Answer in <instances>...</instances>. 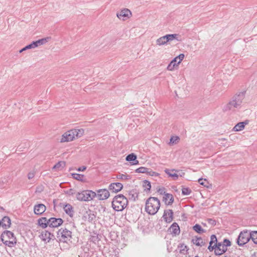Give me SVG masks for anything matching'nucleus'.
Returning <instances> with one entry per match:
<instances>
[{
  "label": "nucleus",
  "mask_w": 257,
  "mask_h": 257,
  "mask_svg": "<svg viewBox=\"0 0 257 257\" xmlns=\"http://www.w3.org/2000/svg\"><path fill=\"white\" fill-rule=\"evenodd\" d=\"M72 238V232L66 228H61L57 232V238L59 241L67 242Z\"/></svg>",
  "instance_id": "6"
},
{
  "label": "nucleus",
  "mask_w": 257,
  "mask_h": 257,
  "mask_svg": "<svg viewBox=\"0 0 257 257\" xmlns=\"http://www.w3.org/2000/svg\"><path fill=\"white\" fill-rule=\"evenodd\" d=\"M65 213L69 215L70 217H72L74 213L73 208L72 206L70 204H66L63 207Z\"/></svg>",
  "instance_id": "25"
},
{
  "label": "nucleus",
  "mask_w": 257,
  "mask_h": 257,
  "mask_svg": "<svg viewBox=\"0 0 257 257\" xmlns=\"http://www.w3.org/2000/svg\"><path fill=\"white\" fill-rule=\"evenodd\" d=\"M137 155L134 153H132V154L128 155L126 156L125 160H126V161H127L128 162L134 161V162H132V164L133 165H137V164H139V161L138 160H137Z\"/></svg>",
  "instance_id": "23"
},
{
  "label": "nucleus",
  "mask_w": 257,
  "mask_h": 257,
  "mask_svg": "<svg viewBox=\"0 0 257 257\" xmlns=\"http://www.w3.org/2000/svg\"><path fill=\"white\" fill-rule=\"evenodd\" d=\"M95 196L96 193L91 190H84L81 192L76 193L77 199L81 201H88L92 200Z\"/></svg>",
  "instance_id": "7"
},
{
  "label": "nucleus",
  "mask_w": 257,
  "mask_h": 257,
  "mask_svg": "<svg viewBox=\"0 0 257 257\" xmlns=\"http://www.w3.org/2000/svg\"><path fill=\"white\" fill-rule=\"evenodd\" d=\"M50 232L47 230L42 231L41 234V237L42 239L47 242H49L52 238H50Z\"/></svg>",
  "instance_id": "27"
},
{
  "label": "nucleus",
  "mask_w": 257,
  "mask_h": 257,
  "mask_svg": "<svg viewBox=\"0 0 257 257\" xmlns=\"http://www.w3.org/2000/svg\"><path fill=\"white\" fill-rule=\"evenodd\" d=\"M63 222V220L60 218L51 217L49 219V226L51 227H57L60 226Z\"/></svg>",
  "instance_id": "14"
},
{
  "label": "nucleus",
  "mask_w": 257,
  "mask_h": 257,
  "mask_svg": "<svg viewBox=\"0 0 257 257\" xmlns=\"http://www.w3.org/2000/svg\"><path fill=\"white\" fill-rule=\"evenodd\" d=\"M72 176L74 179L78 181H82L84 177L83 175L79 174L77 173H73L72 174Z\"/></svg>",
  "instance_id": "41"
},
{
  "label": "nucleus",
  "mask_w": 257,
  "mask_h": 257,
  "mask_svg": "<svg viewBox=\"0 0 257 257\" xmlns=\"http://www.w3.org/2000/svg\"><path fill=\"white\" fill-rule=\"evenodd\" d=\"M208 222L212 225H215L216 224V221L214 219L209 218L207 220Z\"/></svg>",
  "instance_id": "48"
},
{
  "label": "nucleus",
  "mask_w": 257,
  "mask_h": 257,
  "mask_svg": "<svg viewBox=\"0 0 257 257\" xmlns=\"http://www.w3.org/2000/svg\"><path fill=\"white\" fill-rule=\"evenodd\" d=\"M93 219H94V218H88V220H89V221H92Z\"/></svg>",
  "instance_id": "51"
},
{
  "label": "nucleus",
  "mask_w": 257,
  "mask_h": 257,
  "mask_svg": "<svg viewBox=\"0 0 257 257\" xmlns=\"http://www.w3.org/2000/svg\"><path fill=\"white\" fill-rule=\"evenodd\" d=\"M84 134V130L81 129H72L65 132L62 136L60 140L61 143L68 142L73 141L75 137L80 138Z\"/></svg>",
  "instance_id": "4"
},
{
  "label": "nucleus",
  "mask_w": 257,
  "mask_h": 257,
  "mask_svg": "<svg viewBox=\"0 0 257 257\" xmlns=\"http://www.w3.org/2000/svg\"><path fill=\"white\" fill-rule=\"evenodd\" d=\"M245 91H243L233 95L231 100L224 106L223 110L227 111L235 108H239L245 97Z\"/></svg>",
  "instance_id": "1"
},
{
  "label": "nucleus",
  "mask_w": 257,
  "mask_h": 257,
  "mask_svg": "<svg viewBox=\"0 0 257 257\" xmlns=\"http://www.w3.org/2000/svg\"><path fill=\"white\" fill-rule=\"evenodd\" d=\"M163 200L166 205H171L174 202V197L172 194L167 193L165 194Z\"/></svg>",
  "instance_id": "21"
},
{
  "label": "nucleus",
  "mask_w": 257,
  "mask_h": 257,
  "mask_svg": "<svg viewBox=\"0 0 257 257\" xmlns=\"http://www.w3.org/2000/svg\"><path fill=\"white\" fill-rule=\"evenodd\" d=\"M169 230L171 234L175 236L178 235L180 232V227L178 224L176 222H174L171 225Z\"/></svg>",
  "instance_id": "19"
},
{
  "label": "nucleus",
  "mask_w": 257,
  "mask_h": 257,
  "mask_svg": "<svg viewBox=\"0 0 257 257\" xmlns=\"http://www.w3.org/2000/svg\"><path fill=\"white\" fill-rule=\"evenodd\" d=\"M109 195L108 190L106 189H99L97 191L96 196L99 200H105L109 197Z\"/></svg>",
  "instance_id": "13"
},
{
  "label": "nucleus",
  "mask_w": 257,
  "mask_h": 257,
  "mask_svg": "<svg viewBox=\"0 0 257 257\" xmlns=\"http://www.w3.org/2000/svg\"><path fill=\"white\" fill-rule=\"evenodd\" d=\"M193 229L195 231L200 234L206 232V230L203 229L201 225L198 224H196L195 225H194L193 226Z\"/></svg>",
  "instance_id": "31"
},
{
  "label": "nucleus",
  "mask_w": 257,
  "mask_h": 257,
  "mask_svg": "<svg viewBox=\"0 0 257 257\" xmlns=\"http://www.w3.org/2000/svg\"><path fill=\"white\" fill-rule=\"evenodd\" d=\"M247 120L238 122L234 126L233 130L235 132L241 131L244 128L245 125L247 124Z\"/></svg>",
  "instance_id": "26"
},
{
  "label": "nucleus",
  "mask_w": 257,
  "mask_h": 257,
  "mask_svg": "<svg viewBox=\"0 0 257 257\" xmlns=\"http://www.w3.org/2000/svg\"><path fill=\"white\" fill-rule=\"evenodd\" d=\"M132 16L131 11L127 9L124 8L119 12H117L116 17L120 20L125 21L131 18Z\"/></svg>",
  "instance_id": "11"
},
{
  "label": "nucleus",
  "mask_w": 257,
  "mask_h": 257,
  "mask_svg": "<svg viewBox=\"0 0 257 257\" xmlns=\"http://www.w3.org/2000/svg\"><path fill=\"white\" fill-rule=\"evenodd\" d=\"M220 140H222V141H225V140H226V139H224V138H222V139H220Z\"/></svg>",
  "instance_id": "52"
},
{
  "label": "nucleus",
  "mask_w": 257,
  "mask_h": 257,
  "mask_svg": "<svg viewBox=\"0 0 257 257\" xmlns=\"http://www.w3.org/2000/svg\"><path fill=\"white\" fill-rule=\"evenodd\" d=\"M165 172L169 176V177H171L173 178L174 180H176L178 178V175L176 173V172H178L179 171L175 169H172V170H169V169H165Z\"/></svg>",
  "instance_id": "22"
},
{
  "label": "nucleus",
  "mask_w": 257,
  "mask_h": 257,
  "mask_svg": "<svg viewBox=\"0 0 257 257\" xmlns=\"http://www.w3.org/2000/svg\"><path fill=\"white\" fill-rule=\"evenodd\" d=\"M46 206L41 203L35 205L34 207V213L37 215L42 214L46 211Z\"/></svg>",
  "instance_id": "16"
},
{
  "label": "nucleus",
  "mask_w": 257,
  "mask_h": 257,
  "mask_svg": "<svg viewBox=\"0 0 257 257\" xmlns=\"http://www.w3.org/2000/svg\"><path fill=\"white\" fill-rule=\"evenodd\" d=\"M250 239L254 243L257 244V231L250 232Z\"/></svg>",
  "instance_id": "38"
},
{
  "label": "nucleus",
  "mask_w": 257,
  "mask_h": 257,
  "mask_svg": "<svg viewBox=\"0 0 257 257\" xmlns=\"http://www.w3.org/2000/svg\"><path fill=\"white\" fill-rule=\"evenodd\" d=\"M128 195L130 199L133 201H136V198L138 196V194L135 190H132L129 191Z\"/></svg>",
  "instance_id": "33"
},
{
  "label": "nucleus",
  "mask_w": 257,
  "mask_h": 257,
  "mask_svg": "<svg viewBox=\"0 0 257 257\" xmlns=\"http://www.w3.org/2000/svg\"><path fill=\"white\" fill-rule=\"evenodd\" d=\"M50 238H52L51 239V240H54L55 239V236L53 234H52L51 232H50Z\"/></svg>",
  "instance_id": "50"
},
{
  "label": "nucleus",
  "mask_w": 257,
  "mask_h": 257,
  "mask_svg": "<svg viewBox=\"0 0 257 257\" xmlns=\"http://www.w3.org/2000/svg\"><path fill=\"white\" fill-rule=\"evenodd\" d=\"M179 140L180 138L179 137H172L170 140L169 144L172 145L177 144L179 142Z\"/></svg>",
  "instance_id": "37"
},
{
  "label": "nucleus",
  "mask_w": 257,
  "mask_h": 257,
  "mask_svg": "<svg viewBox=\"0 0 257 257\" xmlns=\"http://www.w3.org/2000/svg\"><path fill=\"white\" fill-rule=\"evenodd\" d=\"M35 175V171L30 172L28 174V178L29 179H31L34 177Z\"/></svg>",
  "instance_id": "45"
},
{
  "label": "nucleus",
  "mask_w": 257,
  "mask_h": 257,
  "mask_svg": "<svg viewBox=\"0 0 257 257\" xmlns=\"http://www.w3.org/2000/svg\"><path fill=\"white\" fill-rule=\"evenodd\" d=\"M0 222L1 226L5 229L9 228L11 224V219L8 216H4L1 220H0Z\"/></svg>",
  "instance_id": "20"
},
{
  "label": "nucleus",
  "mask_w": 257,
  "mask_h": 257,
  "mask_svg": "<svg viewBox=\"0 0 257 257\" xmlns=\"http://www.w3.org/2000/svg\"><path fill=\"white\" fill-rule=\"evenodd\" d=\"M223 244H224L227 247L231 245V242L227 239L225 238L223 240Z\"/></svg>",
  "instance_id": "44"
},
{
  "label": "nucleus",
  "mask_w": 257,
  "mask_h": 257,
  "mask_svg": "<svg viewBox=\"0 0 257 257\" xmlns=\"http://www.w3.org/2000/svg\"><path fill=\"white\" fill-rule=\"evenodd\" d=\"M66 165V162L65 161H59L56 163L52 168L53 170L56 171L62 170Z\"/></svg>",
  "instance_id": "29"
},
{
  "label": "nucleus",
  "mask_w": 257,
  "mask_h": 257,
  "mask_svg": "<svg viewBox=\"0 0 257 257\" xmlns=\"http://www.w3.org/2000/svg\"><path fill=\"white\" fill-rule=\"evenodd\" d=\"M116 178L117 179L126 180H128V179H131V177L128 175L122 174L119 173L118 175H117L116 176Z\"/></svg>",
  "instance_id": "35"
},
{
  "label": "nucleus",
  "mask_w": 257,
  "mask_h": 257,
  "mask_svg": "<svg viewBox=\"0 0 257 257\" xmlns=\"http://www.w3.org/2000/svg\"><path fill=\"white\" fill-rule=\"evenodd\" d=\"M206 181V179L203 180V178H200L198 179V181L200 185L204 186H206V185L205 184V181Z\"/></svg>",
  "instance_id": "46"
},
{
  "label": "nucleus",
  "mask_w": 257,
  "mask_h": 257,
  "mask_svg": "<svg viewBox=\"0 0 257 257\" xmlns=\"http://www.w3.org/2000/svg\"><path fill=\"white\" fill-rule=\"evenodd\" d=\"M1 238L4 244L9 247H13L17 243V239L14 233L9 230L4 231L1 236Z\"/></svg>",
  "instance_id": "5"
},
{
  "label": "nucleus",
  "mask_w": 257,
  "mask_h": 257,
  "mask_svg": "<svg viewBox=\"0 0 257 257\" xmlns=\"http://www.w3.org/2000/svg\"><path fill=\"white\" fill-rule=\"evenodd\" d=\"M192 192L191 190L188 187H183L182 189V194L183 195H188Z\"/></svg>",
  "instance_id": "40"
},
{
  "label": "nucleus",
  "mask_w": 257,
  "mask_h": 257,
  "mask_svg": "<svg viewBox=\"0 0 257 257\" xmlns=\"http://www.w3.org/2000/svg\"><path fill=\"white\" fill-rule=\"evenodd\" d=\"M38 223L41 227L45 228L49 225V219L46 217H41L38 219Z\"/></svg>",
  "instance_id": "24"
},
{
  "label": "nucleus",
  "mask_w": 257,
  "mask_h": 257,
  "mask_svg": "<svg viewBox=\"0 0 257 257\" xmlns=\"http://www.w3.org/2000/svg\"><path fill=\"white\" fill-rule=\"evenodd\" d=\"M86 167H85V166H81V167H80L77 170L78 171H84L86 170Z\"/></svg>",
  "instance_id": "49"
},
{
  "label": "nucleus",
  "mask_w": 257,
  "mask_h": 257,
  "mask_svg": "<svg viewBox=\"0 0 257 257\" xmlns=\"http://www.w3.org/2000/svg\"><path fill=\"white\" fill-rule=\"evenodd\" d=\"M127 199L122 194L115 196L112 201V207L116 211H122L127 206Z\"/></svg>",
  "instance_id": "3"
},
{
  "label": "nucleus",
  "mask_w": 257,
  "mask_h": 257,
  "mask_svg": "<svg viewBox=\"0 0 257 257\" xmlns=\"http://www.w3.org/2000/svg\"><path fill=\"white\" fill-rule=\"evenodd\" d=\"M173 212L171 209L165 210L163 217L166 222L168 223L171 222L173 220Z\"/></svg>",
  "instance_id": "18"
},
{
  "label": "nucleus",
  "mask_w": 257,
  "mask_h": 257,
  "mask_svg": "<svg viewBox=\"0 0 257 257\" xmlns=\"http://www.w3.org/2000/svg\"><path fill=\"white\" fill-rule=\"evenodd\" d=\"M178 34H167L165 36L166 40L167 41V42H171L174 39H176L177 41H180V39H178Z\"/></svg>",
  "instance_id": "30"
},
{
  "label": "nucleus",
  "mask_w": 257,
  "mask_h": 257,
  "mask_svg": "<svg viewBox=\"0 0 257 257\" xmlns=\"http://www.w3.org/2000/svg\"><path fill=\"white\" fill-rule=\"evenodd\" d=\"M50 39V37H46L45 38H42L41 39H39L36 41H33L32 43L29 45H28L23 49L20 50V52L21 53L24 51H25L27 49H30L32 48H35L39 46L44 45L46 44L48 41Z\"/></svg>",
  "instance_id": "9"
},
{
  "label": "nucleus",
  "mask_w": 257,
  "mask_h": 257,
  "mask_svg": "<svg viewBox=\"0 0 257 257\" xmlns=\"http://www.w3.org/2000/svg\"><path fill=\"white\" fill-rule=\"evenodd\" d=\"M76 193L75 191L73 189H69V190L65 191V193L69 195H73Z\"/></svg>",
  "instance_id": "43"
},
{
  "label": "nucleus",
  "mask_w": 257,
  "mask_h": 257,
  "mask_svg": "<svg viewBox=\"0 0 257 257\" xmlns=\"http://www.w3.org/2000/svg\"><path fill=\"white\" fill-rule=\"evenodd\" d=\"M191 242L198 246H203L206 245V242L205 240L201 237L195 236L192 239Z\"/></svg>",
  "instance_id": "17"
},
{
  "label": "nucleus",
  "mask_w": 257,
  "mask_h": 257,
  "mask_svg": "<svg viewBox=\"0 0 257 257\" xmlns=\"http://www.w3.org/2000/svg\"><path fill=\"white\" fill-rule=\"evenodd\" d=\"M165 188L163 187L162 188H159L158 190V192L160 194H163L164 196H165V194H166L167 193L165 192Z\"/></svg>",
  "instance_id": "47"
},
{
  "label": "nucleus",
  "mask_w": 257,
  "mask_h": 257,
  "mask_svg": "<svg viewBox=\"0 0 257 257\" xmlns=\"http://www.w3.org/2000/svg\"><path fill=\"white\" fill-rule=\"evenodd\" d=\"M250 236V232L247 230L241 231L237 238L236 243L239 246H243L249 241Z\"/></svg>",
  "instance_id": "8"
},
{
  "label": "nucleus",
  "mask_w": 257,
  "mask_h": 257,
  "mask_svg": "<svg viewBox=\"0 0 257 257\" xmlns=\"http://www.w3.org/2000/svg\"><path fill=\"white\" fill-rule=\"evenodd\" d=\"M222 244H223V242H217L216 243L214 244V245H213V246H208V249L210 251H212L213 250H214V251H215V249L216 248H218V247H220L222 245Z\"/></svg>",
  "instance_id": "34"
},
{
  "label": "nucleus",
  "mask_w": 257,
  "mask_h": 257,
  "mask_svg": "<svg viewBox=\"0 0 257 257\" xmlns=\"http://www.w3.org/2000/svg\"><path fill=\"white\" fill-rule=\"evenodd\" d=\"M184 57L185 55L184 54H180L178 56L174 58L168 65L167 69L169 71L174 70L175 67H177L183 60Z\"/></svg>",
  "instance_id": "10"
},
{
  "label": "nucleus",
  "mask_w": 257,
  "mask_h": 257,
  "mask_svg": "<svg viewBox=\"0 0 257 257\" xmlns=\"http://www.w3.org/2000/svg\"><path fill=\"white\" fill-rule=\"evenodd\" d=\"M227 250V247L223 244L220 247H218L214 251V253L216 255H220L225 253Z\"/></svg>",
  "instance_id": "28"
},
{
  "label": "nucleus",
  "mask_w": 257,
  "mask_h": 257,
  "mask_svg": "<svg viewBox=\"0 0 257 257\" xmlns=\"http://www.w3.org/2000/svg\"><path fill=\"white\" fill-rule=\"evenodd\" d=\"M178 247L180 248V252L182 254H185V252H187L188 250L187 246L184 244H180L178 246Z\"/></svg>",
  "instance_id": "39"
},
{
  "label": "nucleus",
  "mask_w": 257,
  "mask_h": 257,
  "mask_svg": "<svg viewBox=\"0 0 257 257\" xmlns=\"http://www.w3.org/2000/svg\"><path fill=\"white\" fill-rule=\"evenodd\" d=\"M143 187L146 191H150L151 188V185L150 181L148 180H144L143 181Z\"/></svg>",
  "instance_id": "36"
},
{
  "label": "nucleus",
  "mask_w": 257,
  "mask_h": 257,
  "mask_svg": "<svg viewBox=\"0 0 257 257\" xmlns=\"http://www.w3.org/2000/svg\"><path fill=\"white\" fill-rule=\"evenodd\" d=\"M160 207V200L156 197H151L146 202V211L150 215L155 214Z\"/></svg>",
  "instance_id": "2"
},
{
  "label": "nucleus",
  "mask_w": 257,
  "mask_h": 257,
  "mask_svg": "<svg viewBox=\"0 0 257 257\" xmlns=\"http://www.w3.org/2000/svg\"><path fill=\"white\" fill-rule=\"evenodd\" d=\"M122 184L119 182L112 183L109 185L108 187L109 190L113 193H117L120 191L122 189Z\"/></svg>",
  "instance_id": "15"
},
{
  "label": "nucleus",
  "mask_w": 257,
  "mask_h": 257,
  "mask_svg": "<svg viewBox=\"0 0 257 257\" xmlns=\"http://www.w3.org/2000/svg\"><path fill=\"white\" fill-rule=\"evenodd\" d=\"M136 172L139 173H146L151 176H158L159 174L153 171L151 169L144 167H140L136 170Z\"/></svg>",
  "instance_id": "12"
},
{
  "label": "nucleus",
  "mask_w": 257,
  "mask_h": 257,
  "mask_svg": "<svg viewBox=\"0 0 257 257\" xmlns=\"http://www.w3.org/2000/svg\"><path fill=\"white\" fill-rule=\"evenodd\" d=\"M165 36L161 37L156 40L157 45L162 46L167 44Z\"/></svg>",
  "instance_id": "32"
},
{
  "label": "nucleus",
  "mask_w": 257,
  "mask_h": 257,
  "mask_svg": "<svg viewBox=\"0 0 257 257\" xmlns=\"http://www.w3.org/2000/svg\"><path fill=\"white\" fill-rule=\"evenodd\" d=\"M217 239L215 235L212 234L210 237V241L209 242V246H213V244L216 243Z\"/></svg>",
  "instance_id": "42"
}]
</instances>
